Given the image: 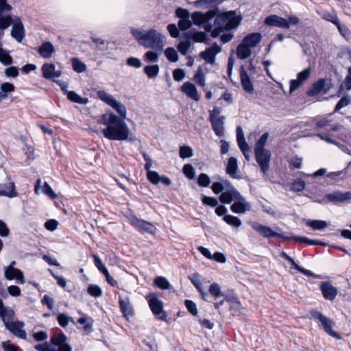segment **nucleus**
I'll list each match as a JSON object with an SVG mask.
<instances>
[{
  "label": "nucleus",
  "mask_w": 351,
  "mask_h": 351,
  "mask_svg": "<svg viewBox=\"0 0 351 351\" xmlns=\"http://www.w3.org/2000/svg\"><path fill=\"white\" fill-rule=\"evenodd\" d=\"M57 321L59 325L62 328H66L70 322L75 323L73 318L69 317L66 313H60L57 317Z\"/></svg>",
  "instance_id": "38"
},
{
  "label": "nucleus",
  "mask_w": 351,
  "mask_h": 351,
  "mask_svg": "<svg viewBox=\"0 0 351 351\" xmlns=\"http://www.w3.org/2000/svg\"><path fill=\"white\" fill-rule=\"evenodd\" d=\"M14 311L12 308H9L0 315V319L3 322L5 328L13 335L20 339H26L27 333L23 329L25 324L20 321H14Z\"/></svg>",
  "instance_id": "3"
},
{
  "label": "nucleus",
  "mask_w": 351,
  "mask_h": 351,
  "mask_svg": "<svg viewBox=\"0 0 351 351\" xmlns=\"http://www.w3.org/2000/svg\"><path fill=\"white\" fill-rule=\"evenodd\" d=\"M64 94H66L67 98L72 102L77 103L79 104H87L89 100L87 97H82L74 91H66V89H62Z\"/></svg>",
  "instance_id": "30"
},
{
  "label": "nucleus",
  "mask_w": 351,
  "mask_h": 351,
  "mask_svg": "<svg viewBox=\"0 0 351 351\" xmlns=\"http://www.w3.org/2000/svg\"><path fill=\"white\" fill-rule=\"evenodd\" d=\"M310 315L312 318H313L314 319H317L320 322L323 330L328 335L337 339H340L341 338V335L338 332L332 330L334 323L331 319L327 317L321 312L317 311L316 310L310 311Z\"/></svg>",
  "instance_id": "7"
},
{
  "label": "nucleus",
  "mask_w": 351,
  "mask_h": 351,
  "mask_svg": "<svg viewBox=\"0 0 351 351\" xmlns=\"http://www.w3.org/2000/svg\"><path fill=\"white\" fill-rule=\"evenodd\" d=\"M238 170V165H237V160L234 158L231 157L229 158L227 165H226V173L233 178H237V172Z\"/></svg>",
  "instance_id": "32"
},
{
  "label": "nucleus",
  "mask_w": 351,
  "mask_h": 351,
  "mask_svg": "<svg viewBox=\"0 0 351 351\" xmlns=\"http://www.w3.org/2000/svg\"><path fill=\"white\" fill-rule=\"evenodd\" d=\"M181 90L184 93L187 97L191 99L197 101L199 99V95L197 93V89H181Z\"/></svg>",
  "instance_id": "56"
},
{
  "label": "nucleus",
  "mask_w": 351,
  "mask_h": 351,
  "mask_svg": "<svg viewBox=\"0 0 351 351\" xmlns=\"http://www.w3.org/2000/svg\"><path fill=\"white\" fill-rule=\"evenodd\" d=\"M66 340V336L63 333L60 332L56 335H53L51 338V342L53 345L59 346L65 343Z\"/></svg>",
  "instance_id": "44"
},
{
  "label": "nucleus",
  "mask_w": 351,
  "mask_h": 351,
  "mask_svg": "<svg viewBox=\"0 0 351 351\" xmlns=\"http://www.w3.org/2000/svg\"><path fill=\"white\" fill-rule=\"evenodd\" d=\"M197 184L201 187H208L210 184L208 176L206 173H201L197 178Z\"/></svg>",
  "instance_id": "50"
},
{
  "label": "nucleus",
  "mask_w": 351,
  "mask_h": 351,
  "mask_svg": "<svg viewBox=\"0 0 351 351\" xmlns=\"http://www.w3.org/2000/svg\"><path fill=\"white\" fill-rule=\"evenodd\" d=\"M119 304L121 311L124 317L128 319L130 317L133 316V307L130 303V298L128 296L124 298L119 296Z\"/></svg>",
  "instance_id": "20"
},
{
  "label": "nucleus",
  "mask_w": 351,
  "mask_h": 351,
  "mask_svg": "<svg viewBox=\"0 0 351 351\" xmlns=\"http://www.w3.org/2000/svg\"><path fill=\"white\" fill-rule=\"evenodd\" d=\"M322 18L326 21L332 23L335 25L339 22L337 16L334 12L324 14Z\"/></svg>",
  "instance_id": "58"
},
{
  "label": "nucleus",
  "mask_w": 351,
  "mask_h": 351,
  "mask_svg": "<svg viewBox=\"0 0 351 351\" xmlns=\"http://www.w3.org/2000/svg\"><path fill=\"white\" fill-rule=\"evenodd\" d=\"M219 52V47L215 45L200 53V57L207 63L213 64L215 62V56Z\"/></svg>",
  "instance_id": "25"
},
{
  "label": "nucleus",
  "mask_w": 351,
  "mask_h": 351,
  "mask_svg": "<svg viewBox=\"0 0 351 351\" xmlns=\"http://www.w3.org/2000/svg\"><path fill=\"white\" fill-rule=\"evenodd\" d=\"M98 97L112 108L117 114L119 115V118L125 120L127 116L126 107L121 102L116 100L113 97L107 93L104 90H100L97 92Z\"/></svg>",
  "instance_id": "5"
},
{
  "label": "nucleus",
  "mask_w": 351,
  "mask_h": 351,
  "mask_svg": "<svg viewBox=\"0 0 351 351\" xmlns=\"http://www.w3.org/2000/svg\"><path fill=\"white\" fill-rule=\"evenodd\" d=\"M183 173L186 177L192 180L195 178V169L191 164H186L183 167Z\"/></svg>",
  "instance_id": "53"
},
{
  "label": "nucleus",
  "mask_w": 351,
  "mask_h": 351,
  "mask_svg": "<svg viewBox=\"0 0 351 351\" xmlns=\"http://www.w3.org/2000/svg\"><path fill=\"white\" fill-rule=\"evenodd\" d=\"M306 224L314 230H320L327 227L328 223L323 220H308Z\"/></svg>",
  "instance_id": "34"
},
{
  "label": "nucleus",
  "mask_w": 351,
  "mask_h": 351,
  "mask_svg": "<svg viewBox=\"0 0 351 351\" xmlns=\"http://www.w3.org/2000/svg\"><path fill=\"white\" fill-rule=\"evenodd\" d=\"M242 18L237 15L236 11H221V32L223 29L230 31L237 29Z\"/></svg>",
  "instance_id": "4"
},
{
  "label": "nucleus",
  "mask_w": 351,
  "mask_h": 351,
  "mask_svg": "<svg viewBox=\"0 0 351 351\" xmlns=\"http://www.w3.org/2000/svg\"><path fill=\"white\" fill-rule=\"evenodd\" d=\"M262 36L260 33H252L245 36L242 42L249 48L256 47L261 40Z\"/></svg>",
  "instance_id": "27"
},
{
  "label": "nucleus",
  "mask_w": 351,
  "mask_h": 351,
  "mask_svg": "<svg viewBox=\"0 0 351 351\" xmlns=\"http://www.w3.org/2000/svg\"><path fill=\"white\" fill-rule=\"evenodd\" d=\"M311 73L310 67L303 70L298 74L297 79L291 80L290 88H298L301 86L304 82L307 80Z\"/></svg>",
  "instance_id": "24"
},
{
  "label": "nucleus",
  "mask_w": 351,
  "mask_h": 351,
  "mask_svg": "<svg viewBox=\"0 0 351 351\" xmlns=\"http://www.w3.org/2000/svg\"><path fill=\"white\" fill-rule=\"evenodd\" d=\"M144 71L149 78H152L158 74L159 66L158 64L146 66L144 68Z\"/></svg>",
  "instance_id": "42"
},
{
  "label": "nucleus",
  "mask_w": 351,
  "mask_h": 351,
  "mask_svg": "<svg viewBox=\"0 0 351 351\" xmlns=\"http://www.w3.org/2000/svg\"><path fill=\"white\" fill-rule=\"evenodd\" d=\"M194 80L198 86H204V76L201 66H199L195 75H194Z\"/></svg>",
  "instance_id": "49"
},
{
  "label": "nucleus",
  "mask_w": 351,
  "mask_h": 351,
  "mask_svg": "<svg viewBox=\"0 0 351 351\" xmlns=\"http://www.w3.org/2000/svg\"><path fill=\"white\" fill-rule=\"evenodd\" d=\"M184 304L187 308V310L193 315H197L198 311L197 308L196 304L190 300H186L184 301Z\"/></svg>",
  "instance_id": "55"
},
{
  "label": "nucleus",
  "mask_w": 351,
  "mask_h": 351,
  "mask_svg": "<svg viewBox=\"0 0 351 351\" xmlns=\"http://www.w3.org/2000/svg\"><path fill=\"white\" fill-rule=\"evenodd\" d=\"M265 23L269 26L288 29L287 19L275 14L267 16L265 19Z\"/></svg>",
  "instance_id": "23"
},
{
  "label": "nucleus",
  "mask_w": 351,
  "mask_h": 351,
  "mask_svg": "<svg viewBox=\"0 0 351 351\" xmlns=\"http://www.w3.org/2000/svg\"><path fill=\"white\" fill-rule=\"evenodd\" d=\"M131 34L141 46L162 52L164 47L163 36L156 29L141 30L132 29Z\"/></svg>",
  "instance_id": "2"
},
{
  "label": "nucleus",
  "mask_w": 351,
  "mask_h": 351,
  "mask_svg": "<svg viewBox=\"0 0 351 351\" xmlns=\"http://www.w3.org/2000/svg\"><path fill=\"white\" fill-rule=\"evenodd\" d=\"M43 192L51 199H55L57 197L56 194L53 192L52 188L47 182H45L43 186Z\"/></svg>",
  "instance_id": "64"
},
{
  "label": "nucleus",
  "mask_w": 351,
  "mask_h": 351,
  "mask_svg": "<svg viewBox=\"0 0 351 351\" xmlns=\"http://www.w3.org/2000/svg\"><path fill=\"white\" fill-rule=\"evenodd\" d=\"M306 186V183L301 179L295 180L291 186V190L294 192H301Z\"/></svg>",
  "instance_id": "45"
},
{
  "label": "nucleus",
  "mask_w": 351,
  "mask_h": 351,
  "mask_svg": "<svg viewBox=\"0 0 351 351\" xmlns=\"http://www.w3.org/2000/svg\"><path fill=\"white\" fill-rule=\"evenodd\" d=\"M190 46L191 42L189 40L180 41L178 45V49L182 55H186Z\"/></svg>",
  "instance_id": "60"
},
{
  "label": "nucleus",
  "mask_w": 351,
  "mask_h": 351,
  "mask_svg": "<svg viewBox=\"0 0 351 351\" xmlns=\"http://www.w3.org/2000/svg\"><path fill=\"white\" fill-rule=\"evenodd\" d=\"M240 195V193L228 181L221 179V203L230 204Z\"/></svg>",
  "instance_id": "6"
},
{
  "label": "nucleus",
  "mask_w": 351,
  "mask_h": 351,
  "mask_svg": "<svg viewBox=\"0 0 351 351\" xmlns=\"http://www.w3.org/2000/svg\"><path fill=\"white\" fill-rule=\"evenodd\" d=\"M255 156L256 160L259 165L262 171L266 173L269 169L270 152L267 149L255 150Z\"/></svg>",
  "instance_id": "11"
},
{
  "label": "nucleus",
  "mask_w": 351,
  "mask_h": 351,
  "mask_svg": "<svg viewBox=\"0 0 351 351\" xmlns=\"http://www.w3.org/2000/svg\"><path fill=\"white\" fill-rule=\"evenodd\" d=\"M202 202L204 204L210 206L211 207H215L218 204V202H217V199L215 197L204 195L202 197Z\"/></svg>",
  "instance_id": "62"
},
{
  "label": "nucleus",
  "mask_w": 351,
  "mask_h": 351,
  "mask_svg": "<svg viewBox=\"0 0 351 351\" xmlns=\"http://www.w3.org/2000/svg\"><path fill=\"white\" fill-rule=\"evenodd\" d=\"M289 263L293 265V267L296 270H298L299 272L303 274L304 275H305L306 276L312 277L314 278H322V276L320 275H317V274L313 273L311 271L300 267L295 262V261L293 259V261H291Z\"/></svg>",
  "instance_id": "35"
},
{
  "label": "nucleus",
  "mask_w": 351,
  "mask_h": 351,
  "mask_svg": "<svg viewBox=\"0 0 351 351\" xmlns=\"http://www.w3.org/2000/svg\"><path fill=\"white\" fill-rule=\"evenodd\" d=\"M240 77L243 88H252L250 78L243 66L241 69Z\"/></svg>",
  "instance_id": "40"
},
{
  "label": "nucleus",
  "mask_w": 351,
  "mask_h": 351,
  "mask_svg": "<svg viewBox=\"0 0 351 351\" xmlns=\"http://www.w3.org/2000/svg\"><path fill=\"white\" fill-rule=\"evenodd\" d=\"M87 292L90 295L94 298H99L102 295L101 289L96 285H90L88 287Z\"/></svg>",
  "instance_id": "43"
},
{
  "label": "nucleus",
  "mask_w": 351,
  "mask_h": 351,
  "mask_svg": "<svg viewBox=\"0 0 351 351\" xmlns=\"http://www.w3.org/2000/svg\"><path fill=\"white\" fill-rule=\"evenodd\" d=\"M234 37V34L230 31H227L223 29L222 32H221V42L223 43H226L230 42Z\"/></svg>",
  "instance_id": "63"
},
{
  "label": "nucleus",
  "mask_w": 351,
  "mask_h": 351,
  "mask_svg": "<svg viewBox=\"0 0 351 351\" xmlns=\"http://www.w3.org/2000/svg\"><path fill=\"white\" fill-rule=\"evenodd\" d=\"M12 10V6L5 0H0V39L3 35V31L7 29L12 22V17L7 14Z\"/></svg>",
  "instance_id": "9"
},
{
  "label": "nucleus",
  "mask_w": 351,
  "mask_h": 351,
  "mask_svg": "<svg viewBox=\"0 0 351 351\" xmlns=\"http://www.w3.org/2000/svg\"><path fill=\"white\" fill-rule=\"evenodd\" d=\"M268 137H269V134L267 132L264 133L261 136V138L258 140V141L256 143L254 149L255 150L265 149L264 148V147L267 143Z\"/></svg>",
  "instance_id": "51"
},
{
  "label": "nucleus",
  "mask_w": 351,
  "mask_h": 351,
  "mask_svg": "<svg viewBox=\"0 0 351 351\" xmlns=\"http://www.w3.org/2000/svg\"><path fill=\"white\" fill-rule=\"evenodd\" d=\"M325 197L329 202L333 204L343 203L351 199V192L348 191L343 193L339 191H335L331 193L326 194Z\"/></svg>",
  "instance_id": "16"
},
{
  "label": "nucleus",
  "mask_w": 351,
  "mask_h": 351,
  "mask_svg": "<svg viewBox=\"0 0 351 351\" xmlns=\"http://www.w3.org/2000/svg\"><path fill=\"white\" fill-rule=\"evenodd\" d=\"M216 15L217 11L213 10L208 11L206 14L201 12H195L191 15V16L193 24L200 26L204 23H208V21L216 16Z\"/></svg>",
  "instance_id": "14"
},
{
  "label": "nucleus",
  "mask_w": 351,
  "mask_h": 351,
  "mask_svg": "<svg viewBox=\"0 0 351 351\" xmlns=\"http://www.w3.org/2000/svg\"><path fill=\"white\" fill-rule=\"evenodd\" d=\"M147 177L148 180L153 184H157L160 181V176L154 171H148L147 173Z\"/></svg>",
  "instance_id": "52"
},
{
  "label": "nucleus",
  "mask_w": 351,
  "mask_h": 351,
  "mask_svg": "<svg viewBox=\"0 0 351 351\" xmlns=\"http://www.w3.org/2000/svg\"><path fill=\"white\" fill-rule=\"evenodd\" d=\"M99 124L106 125L101 130L103 135L111 141H125L128 139L130 129L123 119L110 112L103 114L98 121Z\"/></svg>",
  "instance_id": "1"
},
{
  "label": "nucleus",
  "mask_w": 351,
  "mask_h": 351,
  "mask_svg": "<svg viewBox=\"0 0 351 351\" xmlns=\"http://www.w3.org/2000/svg\"><path fill=\"white\" fill-rule=\"evenodd\" d=\"M251 209V205L247 202L245 197L241 195L240 197L237 199L231 205L230 210L237 214L245 213Z\"/></svg>",
  "instance_id": "18"
},
{
  "label": "nucleus",
  "mask_w": 351,
  "mask_h": 351,
  "mask_svg": "<svg viewBox=\"0 0 351 351\" xmlns=\"http://www.w3.org/2000/svg\"><path fill=\"white\" fill-rule=\"evenodd\" d=\"M221 296L224 297V300L228 302H230V311L232 315L234 316H240L244 310L241 307V302L239 301L238 298L234 295L232 292L231 294L226 295H223L221 292Z\"/></svg>",
  "instance_id": "15"
},
{
  "label": "nucleus",
  "mask_w": 351,
  "mask_h": 351,
  "mask_svg": "<svg viewBox=\"0 0 351 351\" xmlns=\"http://www.w3.org/2000/svg\"><path fill=\"white\" fill-rule=\"evenodd\" d=\"M252 54V50L243 42L239 45L237 49V55L239 59L245 60Z\"/></svg>",
  "instance_id": "33"
},
{
  "label": "nucleus",
  "mask_w": 351,
  "mask_h": 351,
  "mask_svg": "<svg viewBox=\"0 0 351 351\" xmlns=\"http://www.w3.org/2000/svg\"><path fill=\"white\" fill-rule=\"evenodd\" d=\"M43 76L47 80H51L56 82L59 86H61L60 81H56V78L61 76L62 71L56 70V66L53 63H45L41 67Z\"/></svg>",
  "instance_id": "12"
},
{
  "label": "nucleus",
  "mask_w": 351,
  "mask_h": 351,
  "mask_svg": "<svg viewBox=\"0 0 351 351\" xmlns=\"http://www.w3.org/2000/svg\"><path fill=\"white\" fill-rule=\"evenodd\" d=\"M5 75L8 77H16L19 75L17 67L11 66L5 69Z\"/></svg>",
  "instance_id": "61"
},
{
  "label": "nucleus",
  "mask_w": 351,
  "mask_h": 351,
  "mask_svg": "<svg viewBox=\"0 0 351 351\" xmlns=\"http://www.w3.org/2000/svg\"><path fill=\"white\" fill-rule=\"evenodd\" d=\"M351 103V97L350 96H345L340 99V100L337 102L334 112H338L341 109H342L344 107L348 106Z\"/></svg>",
  "instance_id": "46"
},
{
  "label": "nucleus",
  "mask_w": 351,
  "mask_h": 351,
  "mask_svg": "<svg viewBox=\"0 0 351 351\" xmlns=\"http://www.w3.org/2000/svg\"><path fill=\"white\" fill-rule=\"evenodd\" d=\"M184 36L187 39H193L196 43H205L207 40V36L203 32L189 31L185 33Z\"/></svg>",
  "instance_id": "31"
},
{
  "label": "nucleus",
  "mask_w": 351,
  "mask_h": 351,
  "mask_svg": "<svg viewBox=\"0 0 351 351\" xmlns=\"http://www.w3.org/2000/svg\"><path fill=\"white\" fill-rule=\"evenodd\" d=\"M193 149L189 146H182L180 148V156L182 158H190L193 156Z\"/></svg>",
  "instance_id": "54"
},
{
  "label": "nucleus",
  "mask_w": 351,
  "mask_h": 351,
  "mask_svg": "<svg viewBox=\"0 0 351 351\" xmlns=\"http://www.w3.org/2000/svg\"><path fill=\"white\" fill-rule=\"evenodd\" d=\"M0 196L13 197L16 196L14 182L0 184Z\"/></svg>",
  "instance_id": "29"
},
{
  "label": "nucleus",
  "mask_w": 351,
  "mask_h": 351,
  "mask_svg": "<svg viewBox=\"0 0 351 351\" xmlns=\"http://www.w3.org/2000/svg\"><path fill=\"white\" fill-rule=\"evenodd\" d=\"M73 69L77 73H82L86 70V64L77 58H71Z\"/></svg>",
  "instance_id": "37"
},
{
  "label": "nucleus",
  "mask_w": 351,
  "mask_h": 351,
  "mask_svg": "<svg viewBox=\"0 0 351 351\" xmlns=\"http://www.w3.org/2000/svg\"><path fill=\"white\" fill-rule=\"evenodd\" d=\"M320 289L325 299L333 300L337 295V289L330 282H322Z\"/></svg>",
  "instance_id": "19"
},
{
  "label": "nucleus",
  "mask_w": 351,
  "mask_h": 351,
  "mask_svg": "<svg viewBox=\"0 0 351 351\" xmlns=\"http://www.w3.org/2000/svg\"><path fill=\"white\" fill-rule=\"evenodd\" d=\"M176 16L180 19V20L182 19H190V13L189 12L184 8H178L176 10Z\"/></svg>",
  "instance_id": "57"
},
{
  "label": "nucleus",
  "mask_w": 351,
  "mask_h": 351,
  "mask_svg": "<svg viewBox=\"0 0 351 351\" xmlns=\"http://www.w3.org/2000/svg\"><path fill=\"white\" fill-rule=\"evenodd\" d=\"M154 284L161 289H169L171 287L168 280L162 276H158L154 280Z\"/></svg>",
  "instance_id": "41"
},
{
  "label": "nucleus",
  "mask_w": 351,
  "mask_h": 351,
  "mask_svg": "<svg viewBox=\"0 0 351 351\" xmlns=\"http://www.w3.org/2000/svg\"><path fill=\"white\" fill-rule=\"evenodd\" d=\"M189 279L191 282L197 288L199 292L201 293L202 298L208 302H212L210 295L204 291L202 287L201 276L197 273L192 274L189 276Z\"/></svg>",
  "instance_id": "22"
},
{
  "label": "nucleus",
  "mask_w": 351,
  "mask_h": 351,
  "mask_svg": "<svg viewBox=\"0 0 351 351\" xmlns=\"http://www.w3.org/2000/svg\"><path fill=\"white\" fill-rule=\"evenodd\" d=\"M54 52L55 49L50 42L43 43L38 49V53L43 58H50Z\"/></svg>",
  "instance_id": "26"
},
{
  "label": "nucleus",
  "mask_w": 351,
  "mask_h": 351,
  "mask_svg": "<svg viewBox=\"0 0 351 351\" xmlns=\"http://www.w3.org/2000/svg\"><path fill=\"white\" fill-rule=\"evenodd\" d=\"M167 58L172 62H176L178 60V55L177 51L172 47H167L165 51Z\"/></svg>",
  "instance_id": "47"
},
{
  "label": "nucleus",
  "mask_w": 351,
  "mask_h": 351,
  "mask_svg": "<svg viewBox=\"0 0 351 351\" xmlns=\"http://www.w3.org/2000/svg\"><path fill=\"white\" fill-rule=\"evenodd\" d=\"M12 28L10 34L19 43L21 42L25 36V27L21 19L15 16L12 18Z\"/></svg>",
  "instance_id": "13"
},
{
  "label": "nucleus",
  "mask_w": 351,
  "mask_h": 351,
  "mask_svg": "<svg viewBox=\"0 0 351 351\" xmlns=\"http://www.w3.org/2000/svg\"><path fill=\"white\" fill-rule=\"evenodd\" d=\"M209 119L216 135L219 136V110L218 108L215 107L213 110H210Z\"/></svg>",
  "instance_id": "28"
},
{
  "label": "nucleus",
  "mask_w": 351,
  "mask_h": 351,
  "mask_svg": "<svg viewBox=\"0 0 351 351\" xmlns=\"http://www.w3.org/2000/svg\"><path fill=\"white\" fill-rule=\"evenodd\" d=\"M146 298L149 308L156 317L160 320L165 321L166 315L163 309V303L158 299L157 295L154 293H150Z\"/></svg>",
  "instance_id": "8"
},
{
  "label": "nucleus",
  "mask_w": 351,
  "mask_h": 351,
  "mask_svg": "<svg viewBox=\"0 0 351 351\" xmlns=\"http://www.w3.org/2000/svg\"><path fill=\"white\" fill-rule=\"evenodd\" d=\"M223 220L234 228H238L242 224L241 221L237 217L230 215H224Z\"/></svg>",
  "instance_id": "39"
},
{
  "label": "nucleus",
  "mask_w": 351,
  "mask_h": 351,
  "mask_svg": "<svg viewBox=\"0 0 351 351\" xmlns=\"http://www.w3.org/2000/svg\"><path fill=\"white\" fill-rule=\"evenodd\" d=\"M4 276L8 280H16L20 284H25V276L23 272L14 267H4Z\"/></svg>",
  "instance_id": "17"
},
{
  "label": "nucleus",
  "mask_w": 351,
  "mask_h": 351,
  "mask_svg": "<svg viewBox=\"0 0 351 351\" xmlns=\"http://www.w3.org/2000/svg\"><path fill=\"white\" fill-rule=\"evenodd\" d=\"M178 25L180 30L185 31L191 27L192 22L190 19H182L179 20Z\"/></svg>",
  "instance_id": "59"
},
{
  "label": "nucleus",
  "mask_w": 351,
  "mask_h": 351,
  "mask_svg": "<svg viewBox=\"0 0 351 351\" xmlns=\"http://www.w3.org/2000/svg\"><path fill=\"white\" fill-rule=\"evenodd\" d=\"M131 224L136 228L142 233L147 232L154 234L156 232V228L151 223L136 216H132L130 219Z\"/></svg>",
  "instance_id": "10"
},
{
  "label": "nucleus",
  "mask_w": 351,
  "mask_h": 351,
  "mask_svg": "<svg viewBox=\"0 0 351 351\" xmlns=\"http://www.w3.org/2000/svg\"><path fill=\"white\" fill-rule=\"evenodd\" d=\"M252 228L265 238L280 237V234L276 232L269 226H264L259 223H254L252 225Z\"/></svg>",
  "instance_id": "21"
},
{
  "label": "nucleus",
  "mask_w": 351,
  "mask_h": 351,
  "mask_svg": "<svg viewBox=\"0 0 351 351\" xmlns=\"http://www.w3.org/2000/svg\"><path fill=\"white\" fill-rule=\"evenodd\" d=\"M93 257L94 258V262H95V265L96 267L101 273H103L104 275H106L107 273H108V271L106 267L104 265L101 258L95 254H93Z\"/></svg>",
  "instance_id": "48"
},
{
  "label": "nucleus",
  "mask_w": 351,
  "mask_h": 351,
  "mask_svg": "<svg viewBox=\"0 0 351 351\" xmlns=\"http://www.w3.org/2000/svg\"><path fill=\"white\" fill-rule=\"evenodd\" d=\"M289 263L293 265V267L296 270H298L299 272L303 274L304 275H305L306 276L312 277L314 278H322V276L320 275H317V274L313 273L311 271L300 267L295 262V261L293 259V261H291Z\"/></svg>",
  "instance_id": "36"
}]
</instances>
